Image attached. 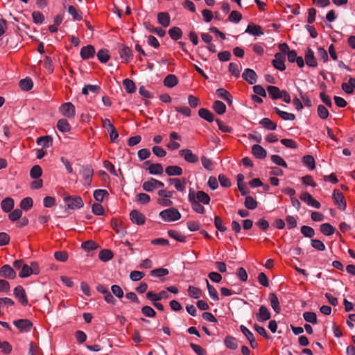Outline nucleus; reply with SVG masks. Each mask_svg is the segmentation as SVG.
Segmentation results:
<instances>
[{
  "label": "nucleus",
  "mask_w": 355,
  "mask_h": 355,
  "mask_svg": "<svg viewBox=\"0 0 355 355\" xmlns=\"http://www.w3.org/2000/svg\"><path fill=\"white\" fill-rule=\"evenodd\" d=\"M36 142L43 148H49L52 144V138L50 136L40 137L37 139Z\"/></svg>",
  "instance_id": "nucleus-40"
},
{
  "label": "nucleus",
  "mask_w": 355,
  "mask_h": 355,
  "mask_svg": "<svg viewBox=\"0 0 355 355\" xmlns=\"http://www.w3.org/2000/svg\"><path fill=\"white\" fill-rule=\"evenodd\" d=\"M69 13L72 16L73 19L76 21H80L83 19L81 12L73 6H69L68 8Z\"/></svg>",
  "instance_id": "nucleus-43"
},
{
  "label": "nucleus",
  "mask_w": 355,
  "mask_h": 355,
  "mask_svg": "<svg viewBox=\"0 0 355 355\" xmlns=\"http://www.w3.org/2000/svg\"><path fill=\"white\" fill-rule=\"evenodd\" d=\"M109 193L105 189H96L94 192V198L98 202H103L105 196H108Z\"/></svg>",
  "instance_id": "nucleus-48"
},
{
  "label": "nucleus",
  "mask_w": 355,
  "mask_h": 355,
  "mask_svg": "<svg viewBox=\"0 0 355 355\" xmlns=\"http://www.w3.org/2000/svg\"><path fill=\"white\" fill-rule=\"evenodd\" d=\"M259 124H261L263 128L270 130H275L277 128V125L275 123L272 121L268 118H263L259 121Z\"/></svg>",
  "instance_id": "nucleus-42"
},
{
  "label": "nucleus",
  "mask_w": 355,
  "mask_h": 355,
  "mask_svg": "<svg viewBox=\"0 0 355 355\" xmlns=\"http://www.w3.org/2000/svg\"><path fill=\"white\" fill-rule=\"evenodd\" d=\"M286 58L285 55L282 53H277L275 55V59L272 60V65L273 67L279 70V71H284L286 69L284 62H285Z\"/></svg>",
  "instance_id": "nucleus-12"
},
{
  "label": "nucleus",
  "mask_w": 355,
  "mask_h": 355,
  "mask_svg": "<svg viewBox=\"0 0 355 355\" xmlns=\"http://www.w3.org/2000/svg\"><path fill=\"white\" fill-rule=\"evenodd\" d=\"M252 153L258 159H263L267 155L266 150L260 145L254 144L252 147Z\"/></svg>",
  "instance_id": "nucleus-25"
},
{
  "label": "nucleus",
  "mask_w": 355,
  "mask_h": 355,
  "mask_svg": "<svg viewBox=\"0 0 355 355\" xmlns=\"http://www.w3.org/2000/svg\"><path fill=\"white\" fill-rule=\"evenodd\" d=\"M121 58L124 60L125 62H128L132 59V54L131 49L122 45L119 51Z\"/></svg>",
  "instance_id": "nucleus-23"
},
{
  "label": "nucleus",
  "mask_w": 355,
  "mask_h": 355,
  "mask_svg": "<svg viewBox=\"0 0 355 355\" xmlns=\"http://www.w3.org/2000/svg\"><path fill=\"white\" fill-rule=\"evenodd\" d=\"M212 107L218 114H223L226 112L225 105L220 101H214Z\"/></svg>",
  "instance_id": "nucleus-45"
},
{
  "label": "nucleus",
  "mask_w": 355,
  "mask_h": 355,
  "mask_svg": "<svg viewBox=\"0 0 355 355\" xmlns=\"http://www.w3.org/2000/svg\"><path fill=\"white\" fill-rule=\"evenodd\" d=\"M81 247L83 249H84L85 251H91L93 250H95L98 248V245L96 243L92 240H89L87 241H85L82 243Z\"/></svg>",
  "instance_id": "nucleus-58"
},
{
  "label": "nucleus",
  "mask_w": 355,
  "mask_h": 355,
  "mask_svg": "<svg viewBox=\"0 0 355 355\" xmlns=\"http://www.w3.org/2000/svg\"><path fill=\"white\" fill-rule=\"evenodd\" d=\"M57 128L59 131L62 132H68L71 130V126L68 121L64 119L58 120L57 123Z\"/></svg>",
  "instance_id": "nucleus-38"
},
{
  "label": "nucleus",
  "mask_w": 355,
  "mask_h": 355,
  "mask_svg": "<svg viewBox=\"0 0 355 355\" xmlns=\"http://www.w3.org/2000/svg\"><path fill=\"white\" fill-rule=\"evenodd\" d=\"M168 35L173 40H178L182 36V31L179 27H173L169 29Z\"/></svg>",
  "instance_id": "nucleus-39"
},
{
  "label": "nucleus",
  "mask_w": 355,
  "mask_h": 355,
  "mask_svg": "<svg viewBox=\"0 0 355 355\" xmlns=\"http://www.w3.org/2000/svg\"><path fill=\"white\" fill-rule=\"evenodd\" d=\"M168 234L171 238L174 239L175 240H176L178 241H180V242L185 241L186 237L175 230H168Z\"/></svg>",
  "instance_id": "nucleus-60"
},
{
  "label": "nucleus",
  "mask_w": 355,
  "mask_h": 355,
  "mask_svg": "<svg viewBox=\"0 0 355 355\" xmlns=\"http://www.w3.org/2000/svg\"><path fill=\"white\" fill-rule=\"evenodd\" d=\"M165 173L169 176L181 175L183 170L178 166H168L165 168Z\"/></svg>",
  "instance_id": "nucleus-28"
},
{
  "label": "nucleus",
  "mask_w": 355,
  "mask_h": 355,
  "mask_svg": "<svg viewBox=\"0 0 355 355\" xmlns=\"http://www.w3.org/2000/svg\"><path fill=\"white\" fill-rule=\"evenodd\" d=\"M218 97L227 101L230 104L232 103V96L230 94L223 88H219L216 90Z\"/></svg>",
  "instance_id": "nucleus-46"
},
{
  "label": "nucleus",
  "mask_w": 355,
  "mask_h": 355,
  "mask_svg": "<svg viewBox=\"0 0 355 355\" xmlns=\"http://www.w3.org/2000/svg\"><path fill=\"white\" fill-rule=\"evenodd\" d=\"M224 343L227 348L233 350L237 349L239 346L237 340L230 336L225 338Z\"/></svg>",
  "instance_id": "nucleus-36"
},
{
  "label": "nucleus",
  "mask_w": 355,
  "mask_h": 355,
  "mask_svg": "<svg viewBox=\"0 0 355 355\" xmlns=\"http://www.w3.org/2000/svg\"><path fill=\"white\" fill-rule=\"evenodd\" d=\"M206 283H207V287L208 293H209L210 297L214 301H218L219 297H218V293H217V291L216 290V288L209 283L207 279H206Z\"/></svg>",
  "instance_id": "nucleus-54"
},
{
  "label": "nucleus",
  "mask_w": 355,
  "mask_h": 355,
  "mask_svg": "<svg viewBox=\"0 0 355 355\" xmlns=\"http://www.w3.org/2000/svg\"><path fill=\"white\" fill-rule=\"evenodd\" d=\"M95 53V49L92 45L83 46L80 49V56L83 60H87L93 58Z\"/></svg>",
  "instance_id": "nucleus-20"
},
{
  "label": "nucleus",
  "mask_w": 355,
  "mask_h": 355,
  "mask_svg": "<svg viewBox=\"0 0 355 355\" xmlns=\"http://www.w3.org/2000/svg\"><path fill=\"white\" fill-rule=\"evenodd\" d=\"M170 295L167 291H162L159 293H154L152 291H149L146 293V297L151 302H157L163 299L169 298Z\"/></svg>",
  "instance_id": "nucleus-15"
},
{
  "label": "nucleus",
  "mask_w": 355,
  "mask_h": 355,
  "mask_svg": "<svg viewBox=\"0 0 355 355\" xmlns=\"http://www.w3.org/2000/svg\"><path fill=\"white\" fill-rule=\"evenodd\" d=\"M317 112L319 117L322 119H327L329 115L328 110L322 105L318 106Z\"/></svg>",
  "instance_id": "nucleus-64"
},
{
  "label": "nucleus",
  "mask_w": 355,
  "mask_h": 355,
  "mask_svg": "<svg viewBox=\"0 0 355 355\" xmlns=\"http://www.w3.org/2000/svg\"><path fill=\"white\" fill-rule=\"evenodd\" d=\"M159 217L164 222L172 223L180 220L182 215L178 209L170 207L161 211Z\"/></svg>",
  "instance_id": "nucleus-1"
},
{
  "label": "nucleus",
  "mask_w": 355,
  "mask_h": 355,
  "mask_svg": "<svg viewBox=\"0 0 355 355\" xmlns=\"http://www.w3.org/2000/svg\"><path fill=\"white\" fill-rule=\"evenodd\" d=\"M240 329L241 332L250 342L251 347L254 348V344H256V342L253 334L244 325H241Z\"/></svg>",
  "instance_id": "nucleus-31"
},
{
  "label": "nucleus",
  "mask_w": 355,
  "mask_h": 355,
  "mask_svg": "<svg viewBox=\"0 0 355 355\" xmlns=\"http://www.w3.org/2000/svg\"><path fill=\"white\" fill-rule=\"evenodd\" d=\"M97 58L101 63H106L110 58L109 51L107 49H101L97 53Z\"/></svg>",
  "instance_id": "nucleus-49"
},
{
  "label": "nucleus",
  "mask_w": 355,
  "mask_h": 355,
  "mask_svg": "<svg viewBox=\"0 0 355 355\" xmlns=\"http://www.w3.org/2000/svg\"><path fill=\"white\" fill-rule=\"evenodd\" d=\"M67 207L71 209H80L83 207L84 202L80 196H67L64 198Z\"/></svg>",
  "instance_id": "nucleus-3"
},
{
  "label": "nucleus",
  "mask_w": 355,
  "mask_h": 355,
  "mask_svg": "<svg viewBox=\"0 0 355 355\" xmlns=\"http://www.w3.org/2000/svg\"><path fill=\"white\" fill-rule=\"evenodd\" d=\"M174 109L177 112L186 117H189L191 115V110L188 106H176Z\"/></svg>",
  "instance_id": "nucleus-59"
},
{
  "label": "nucleus",
  "mask_w": 355,
  "mask_h": 355,
  "mask_svg": "<svg viewBox=\"0 0 355 355\" xmlns=\"http://www.w3.org/2000/svg\"><path fill=\"white\" fill-rule=\"evenodd\" d=\"M304 60L309 67H315L318 65L314 53L310 48H308L305 52Z\"/></svg>",
  "instance_id": "nucleus-19"
},
{
  "label": "nucleus",
  "mask_w": 355,
  "mask_h": 355,
  "mask_svg": "<svg viewBox=\"0 0 355 355\" xmlns=\"http://www.w3.org/2000/svg\"><path fill=\"white\" fill-rule=\"evenodd\" d=\"M245 206L249 209H254L257 207V202L252 196H247L245 199Z\"/></svg>",
  "instance_id": "nucleus-63"
},
{
  "label": "nucleus",
  "mask_w": 355,
  "mask_h": 355,
  "mask_svg": "<svg viewBox=\"0 0 355 355\" xmlns=\"http://www.w3.org/2000/svg\"><path fill=\"white\" fill-rule=\"evenodd\" d=\"M188 200L191 204L192 209L200 214H204L205 213V209L202 203L199 202L198 200H196L193 198V190L192 189H189L188 194Z\"/></svg>",
  "instance_id": "nucleus-4"
},
{
  "label": "nucleus",
  "mask_w": 355,
  "mask_h": 355,
  "mask_svg": "<svg viewBox=\"0 0 355 355\" xmlns=\"http://www.w3.org/2000/svg\"><path fill=\"white\" fill-rule=\"evenodd\" d=\"M33 83L31 78H26L19 81V87L24 91H29L33 88Z\"/></svg>",
  "instance_id": "nucleus-47"
},
{
  "label": "nucleus",
  "mask_w": 355,
  "mask_h": 355,
  "mask_svg": "<svg viewBox=\"0 0 355 355\" xmlns=\"http://www.w3.org/2000/svg\"><path fill=\"white\" fill-rule=\"evenodd\" d=\"M300 198L301 200L306 203L309 206L313 207L314 208L319 209L321 206L320 203L315 198H313V196L307 192L302 193L300 196Z\"/></svg>",
  "instance_id": "nucleus-11"
},
{
  "label": "nucleus",
  "mask_w": 355,
  "mask_h": 355,
  "mask_svg": "<svg viewBox=\"0 0 355 355\" xmlns=\"http://www.w3.org/2000/svg\"><path fill=\"white\" fill-rule=\"evenodd\" d=\"M332 198L335 205L342 211H345L347 207V203L344 195L338 189H334Z\"/></svg>",
  "instance_id": "nucleus-5"
},
{
  "label": "nucleus",
  "mask_w": 355,
  "mask_h": 355,
  "mask_svg": "<svg viewBox=\"0 0 355 355\" xmlns=\"http://www.w3.org/2000/svg\"><path fill=\"white\" fill-rule=\"evenodd\" d=\"M303 164L307 166L310 170L315 168V159L311 155H305L302 158Z\"/></svg>",
  "instance_id": "nucleus-50"
},
{
  "label": "nucleus",
  "mask_w": 355,
  "mask_h": 355,
  "mask_svg": "<svg viewBox=\"0 0 355 355\" xmlns=\"http://www.w3.org/2000/svg\"><path fill=\"white\" fill-rule=\"evenodd\" d=\"M13 324L20 332H29L33 327V323L28 319H19L13 321Z\"/></svg>",
  "instance_id": "nucleus-8"
},
{
  "label": "nucleus",
  "mask_w": 355,
  "mask_h": 355,
  "mask_svg": "<svg viewBox=\"0 0 355 355\" xmlns=\"http://www.w3.org/2000/svg\"><path fill=\"white\" fill-rule=\"evenodd\" d=\"M321 232L326 236H331L334 234L335 229L329 223H323L320 225Z\"/></svg>",
  "instance_id": "nucleus-44"
},
{
  "label": "nucleus",
  "mask_w": 355,
  "mask_h": 355,
  "mask_svg": "<svg viewBox=\"0 0 355 355\" xmlns=\"http://www.w3.org/2000/svg\"><path fill=\"white\" fill-rule=\"evenodd\" d=\"M80 173L83 178V184L87 186L90 185L93 176V170L91 168V167H83Z\"/></svg>",
  "instance_id": "nucleus-21"
},
{
  "label": "nucleus",
  "mask_w": 355,
  "mask_h": 355,
  "mask_svg": "<svg viewBox=\"0 0 355 355\" xmlns=\"http://www.w3.org/2000/svg\"><path fill=\"white\" fill-rule=\"evenodd\" d=\"M15 206L14 200L10 197H6L2 200L1 202V207L3 212L9 213L10 212Z\"/></svg>",
  "instance_id": "nucleus-22"
},
{
  "label": "nucleus",
  "mask_w": 355,
  "mask_h": 355,
  "mask_svg": "<svg viewBox=\"0 0 355 355\" xmlns=\"http://www.w3.org/2000/svg\"><path fill=\"white\" fill-rule=\"evenodd\" d=\"M193 198L196 200L205 205H209L211 201L209 196L203 191H198L196 192L193 191Z\"/></svg>",
  "instance_id": "nucleus-17"
},
{
  "label": "nucleus",
  "mask_w": 355,
  "mask_h": 355,
  "mask_svg": "<svg viewBox=\"0 0 355 355\" xmlns=\"http://www.w3.org/2000/svg\"><path fill=\"white\" fill-rule=\"evenodd\" d=\"M14 295L22 305H27L28 299L22 286H18L14 289Z\"/></svg>",
  "instance_id": "nucleus-14"
},
{
  "label": "nucleus",
  "mask_w": 355,
  "mask_h": 355,
  "mask_svg": "<svg viewBox=\"0 0 355 355\" xmlns=\"http://www.w3.org/2000/svg\"><path fill=\"white\" fill-rule=\"evenodd\" d=\"M42 174V168L39 165H35L30 171V176L33 179L39 178Z\"/></svg>",
  "instance_id": "nucleus-61"
},
{
  "label": "nucleus",
  "mask_w": 355,
  "mask_h": 355,
  "mask_svg": "<svg viewBox=\"0 0 355 355\" xmlns=\"http://www.w3.org/2000/svg\"><path fill=\"white\" fill-rule=\"evenodd\" d=\"M19 206L21 211H28L33 207V200L31 197L24 198L21 200Z\"/></svg>",
  "instance_id": "nucleus-37"
},
{
  "label": "nucleus",
  "mask_w": 355,
  "mask_h": 355,
  "mask_svg": "<svg viewBox=\"0 0 355 355\" xmlns=\"http://www.w3.org/2000/svg\"><path fill=\"white\" fill-rule=\"evenodd\" d=\"M245 33L255 36H260L263 34L261 27L254 24H250L247 26Z\"/></svg>",
  "instance_id": "nucleus-27"
},
{
  "label": "nucleus",
  "mask_w": 355,
  "mask_h": 355,
  "mask_svg": "<svg viewBox=\"0 0 355 355\" xmlns=\"http://www.w3.org/2000/svg\"><path fill=\"white\" fill-rule=\"evenodd\" d=\"M0 274L1 276L8 279H14L16 277V272L9 265L3 266L1 268Z\"/></svg>",
  "instance_id": "nucleus-24"
},
{
  "label": "nucleus",
  "mask_w": 355,
  "mask_h": 355,
  "mask_svg": "<svg viewBox=\"0 0 355 355\" xmlns=\"http://www.w3.org/2000/svg\"><path fill=\"white\" fill-rule=\"evenodd\" d=\"M242 77L250 85H253L257 82V73L251 69H245L242 74Z\"/></svg>",
  "instance_id": "nucleus-18"
},
{
  "label": "nucleus",
  "mask_w": 355,
  "mask_h": 355,
  "mask_svg": "<svg viewBox=\"0 0 355 355\" xmlns=\"http://www.w3.org/2000/svg\"><path fill=\"white\" fill-rule=\"evenodd\" d=\"M98 257L103 261H107L113 257V254L109 250H103L99 252Z\"/></svg>",
  "instance_id": "nucleus-62"
},
{
  "label": "nucleus",
  "mask_w": 355,
  "mask_h": 355,
  "mask_svg": "<svg viewBox=\"0 0 355 355\" xmlns=\"http://www.w3.org/2000/svg\"><path fill=\"white\" fill-rule=\"evenodd\" d=\"M270 306L276 313H279L281 311V306L277 296L275 293H270L268 296Z\"/></svg>",
  "instance_id": "nucleus-26"
},
{
  "label": "nucleus",
  "mask_w": 355,
  "mask_h": 355,
  "mask_svg": "<svg viewBox=\"0 0 355 355\" xmlns=\"http://www.w3.org/2000/svg\"><path fill=\"white\" fill-rule=\"evenodd\" d=\"M157 21L159 24L164 27H168L170 25V16L168 12H159L157 15Z\"/></svg>",
  "instance_id": "nucleus-30"
},
{
  "label": "nucleus",
  "mask_w": 355,
  "mask_h": 355,
  "mask_svg": "<svg viewBox=\"0 0 355 355\" xmlns=\"http://www.w3.org/2000/svg\"><path fill=\"white\" fill-rule=\"evenodd\" d=\"M174 191L166 189H161L157 192L158 196L160 197L157 200V203L162 207H171L173 202L170 199L173 197Z\"/></svg>",
  "instance_id": "nucleus-2"
},
{
  "label": "nucleus",
  "mask_w": 355,
  "mask_h": 355,
  "mask_svg": "<svg viewBox=\"0 0 355 355\" xmlns=\"http://www.w3.org/2000/svg\"><path fill=\"white\" fill-rule=\"evenodd\" d=\"M267 91L268 92L269 96L272 99H279L281 98V94L282 91H281L277 87L275 86H268Z\"/></svg>",
  "instance_id": "nucleus-33"
},
{
  "label": "nucleus",
  "mask_w": 355,
  "mask_h": 355,
  "mask_svg": "<svg viewBox=\"0 0 355 355\" xmlns=\"http://www.w3.org/2000/svg\"><path fill=\"white\" fill-rule=\"evenodd\" d=\"M123 85L128 94H132L136 91L135 83L129 78H125L123 80Z\"/></svg>",
  "instance_id": "nucleus-35"
},
{
  "label": "nucleus",
  "mask_w": 355,
  "mask_h": 355,
  "mask_svg": "<svg viewBox=\"0 0 355 355\" xmlns=\"http://www.w3.org/2000/svg\"><path fill=\"white\" fill-rule=\"evenodd\" d=\"M130 217L133 223L139 225L144 224L146 220L145 216L136 209L131 211Z\"/></svg>",
  "instance_id": "nucleus-16"
},
{
  "label": "nucleus",
  "mask_w": 355,
  "mask_h": 355,
  "mask_svg": "<svg viewBox=\"0 0 355 355\" xmlns=\"http://www.w3.org/2000/svg\"><path fill=\"white\" fill-rule=\"evenodd\" d=\"M60 114L69 119H73L76 115V110L74 105L71 103H63L59 108Z\"/></svg>",
  "instance_id": "nucleus-6"
},
{
  "label": "nucleus",
  "mask_w": 355,
  "mask_h": 355,
  "mask_svg": "<svg viewBox=\"0 0 355 355\" xmlns=\"http://www.w3.org/2000/svg\"><path fill=\"white\" fill-rule=\"evenodd\" d=\"M201 162L202 166L208 170V171H212L214 168V163L211 161V159L206 156H202L201 157Z\"/></svg>",
  "instance_id": "nucleus-52"
},
{
  "label": "nucleus",
  "mask_w": 355,
  "mask_h": 355,
  "mask_svg": "<svg viewBox=\"0 0 355 355\" xmlns=\"http://www.w3.org/2000/svg\"><path fill=\"white\" fill-rule=\"evenodd\" d=\"M188 292H189V296L191 297H193V298H195V299H198L202 295L201 290L200 288H198L197 287H195V286H189Z\"/></svg>",
  "instance_id": "nucleus-51"
},
{
  "label": "nucleus",
  "mask_w": 355,
  "mask_h": 355,
  "mask_svg": "<svg viewBox=\"0 0 355 355\" xmlns=\"http://www.w3.org/2000/svg\"><path fill=\"white\" fill-rule=\"evenodd\" d=\"M178 83V78L173 74L168 75L164 80V85L166 87L172 88L177 85Z\"/></svg>",
  "instance_id": "nucleus-34"
},
{
  "label": "nucleus",
  "mask_w": 355,
  "mask_h": 355,
  "mask_svg": "<svg viewBox=\"0 0 355 355\" xmlns=\"http://www.w3.org/2000/svg\"><path fill=\"white\" fill-rule=\"evenodd\" d=\"M198 115L208 122H212L214 119V114L206 108H200L198 110Z\"/></svg>",
  "instance_id": "nucleus-32"
},
{
  "label": "nucleus",
  "mask_w": 355,
  "mask_h": 355,
  "mask_svg": "<svg viewBox=\"0 0 355 355\" xmlns=\"http://www.w3.org/2000/svg\"><path fill=\"white\" fill-rule=\"evenodd\" d=\"M168 182L173 184L175 189L180 192H184L186 189L187 180L185 178H170Z\"/></svg>",
  "instance_id": "nucleus-13"
},
{
  "label": "nucleus",
  "mask_w": 355,
  "mask_h": 355,
  "mask_svg": "<svg viewBox=\"0 0 355 355\" xmlns=\"http://www.w3.org/2000/svg\"><path fill=\"white\" fill-rule=\"evenodd\" d=\"M150 196L145 193H140L136 196V202L139 204L146 205L150 202Z\"/></svg>",
  "instance_id": "nucleus-55"
},
{
  "label": "nucleus",
  "mask_w": 355,
  "mask_h": 355,
  "mask_svg": "<svg viewBox=\"0 0 355 355\" xmlns=\"http://www.w3.org/2000/svg\"><path fill=\"white\" fill-rule=\"evenodd\" d=\"M164 184L162 182L157 180L155 178H150V180L144 182L142 188L147 192H151L157 188L164 187Z\"/></svg>",
  "instance_id": "nucleus-7"
},
{
  "label": "nucleus",
  "mask_w": 355,
  "mask_h": 355,
  "mask_svg": "<svg viewBox=\"0 0 355 355\" xmlns=\"http://www.w3.org/2000/svg\"><path fill=\"white\" fill-rule=\"evenodd\" d=\"M256 319L259 322H263L271 318L269 309L264 305H261L259 311L255 314Z\"/></svg>",
  "instance_id": "nucleus-9"
},
{
  "label": "nucleus",
  "mask_w": 355,
  "mask_h": 355,
  "mask_svg": "<svg viewBox=\"0 0 355 355\" xmlns=\"http://www.w3.org/2000/svg\"><path fill=\"white\" fill-rule=\"evenodd\" d=\"M273 110L276 112L277 114L283 120L285 121H293L295 119V114L292 113H288L287 112L282 111L279 110L278 107H274Z\"/></svg>",
  "instance_id": "nucleus-29"
},
{
  "label": "nucleus",
  "mask_w": 355,
  "mask_h": 355,
  "mask_svg": "<svg viewBox=\"0 0 355 355\" xmlns=\"http://www.w3.org/2000/svg\"><path fill=\"white\" fill-rule=\"evenodd\" d=\"M22 216V211L20 209L12 210L8 215V218L12 222H15Z\"/></svg>",
  "instance_id": "nucleus-56"
},
{
  "label": "nucleus",
  "mask_w": 355,
  "mask_h": 355,
  "mask_svg": "<svg viewBox=\"0 0 355 355\" xmlns=\"http://www.w3.org/2000/svg\"><path fill=\"white\" fill-rule=\"evenodd\" d=\"M169 271L166 268H157L150 271V275L155 277H162L168 275Z\"/></svg>",
  "instance_id": "nucleus-53"
},
{
  "label": "nucleus",
  "mask_w": 355,
  "mask_h": 355,
  "mask_svg": "<svg viewBox=\"0 0 355 355\" xmlns=\"http://www.w3.org/2000/svg\"><path fill=\"white\" fill-rule=\"evenodd\" d=\"M179 154L189 163L194 164L198 162V156L194 154L190 149H183L179 151Z\"/></svg>",
  "instance_id": "nucleus-10"
},
{
  "label": "nucleus",
  "mask_w": 355,
  "mask_h": 355,
  "mask_svg": "<svg viewBox=\"0 0 355 355\" xmlns=\"http://www.w3.org/2000/svg\"><path fill=\"white\" fill-rule=\"evenodd\" d=\"M148 171L151 175H161L163 173V167L161 164H151L148 166Z\"/></svg>",
  "instance_id": "nucleus-41"
},
{
  "label": "nucleus",
  "mask_w": 355,
  "mask_h": 355,
  "mask_svg": "<svg viewBox=\"0 0 355 355\" xmlns=\"http://www.w3.org/2000/svg\"><path fill=\"white\" fill-rule=\"evenodd\" d=\"M241 67L240 64L231 62L229 64V71L234 76L239 77L240 75Z\"/></svg>",
  "instance_id": "nucleus-57"
}]
</instances>
